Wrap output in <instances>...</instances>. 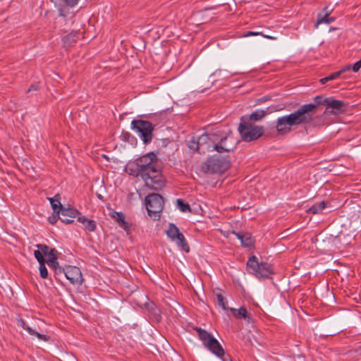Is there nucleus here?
<instances>
[{"instance_id":"e433bc0d","label":"nucleus","mask_w":361,"mask_h":361,"mask_svg":"<svg viewBox=\"0 0 361 361\" xmlns=\"http://www.w3.org/2000/svg\"><path fill=\"white\" fill-rule=\"evenodd\" d=\"M350 69H352V66L348 65V66H345L344 68H343L341 70H340L339 72H341V74H343V73L348 71Z\"/></svg>"},{"instance_id":"aec40b11","label":"nucleus","mask_w":361,"mask_h":361,"mask_svg":"<svg viewBox=\"0 0 361 361\" xmlns=\"http://www.w3.org/2000/svg\"><path fill=\"white\" fill-rule=\"evenodd\" d=\"M48 200L50 202L51 208L54 211V214H56L57 216H59L60 215L61 210L63 209V206L60 201V195L57 194L53 197H49Z\"/></svg>"},{"instance_id":"ddd939ff","label":"nucleus","mask_w":361,"mask_h":361,"mask_svg":"<svg viewBox=\"0 0 361 361\" xmlns=\"http://www.w3.org/2000/svg\"><path fill=\"white\" fill-rule=\"evenodd\" d=\"M346 109L347 104L345 102L330 98L324 114L336 116L344 113Z\"/></svg>"},{"instance_id":"7c9ffc66","label":"nucleus","mask_w":361,"mask_h":361,"mask_svg":"<svg viewBox=\"0 0 361 361\" xmlns=\"http://www.w3.org/2000/svg\"><path fill=\"white\" fill-rule=\"evenodd\" d=\"M361 68V59L357 61L352 66V70L353 72L357 73L360 68Z\"/></svg>"},{"instance_id":"39448f33","label":"nucleus","mask_w":361,"mask_h":361,"mask_svg":"<svg viewBox=\"0 0 361 361\" xmlns=\"http://www.w3.org/2000/svg\"><path fill=\"white\" fill-rule=\"evenodd\" d=\"M231 166L228 155L214 154L208 158L201 165V171L204 173H223Z\"/></svg>"},{"instance_id":"6e6552de","label":"nucleus","mask_w":361,"mask_h":361,"mask_svg":"<svg viewBox=\"0 0 361 361\" xmlns=\"http://www.w3.org/2000/svg\"><path fill=\"white\" fill-rule=\"evenodd\" d=\"M247 269L249 273L257 278H269L273 274V269L270 264L259 262L255 256L249 258L247 262Z\"/></svg>"},{"instance_id":"4468645a","label":"nucleus","mask_w":361,"mask_h":361,"mask_svg":"<svg viewBox=\"0 0 361 361\" xmlns=\"http://www.w3.org/2000/svg\"><path fill=\"white\" fill-rule=\"evenodd\" d=\"M80 214L81 213L76 209L71 207H63L60 212L61 216H59V219L66 224H73L74 222V219L76 217L78 218Z\"/></svg>"},{"instance_id":"5701e85b","label":"nucleus","mask_w":361,"mask_h":361,"mask_svg":"<svg viewBox=\"0 0 361 361\" xmlns=\"http://www.w3.org/2000/svg\"><path fill=\"white\" fill-rule=\"evenodd\" d=\"M326 207V203L324 201H322L319 203H316L307 209L308 213L313 214H319Z\"/></svg>"},{"instance_id":"cd10ccee","label":"nucleus","mask_w":361,"mask_h":361,"mask_svg":"<svg viewBox=\"0 0 361 361\" xmlns=\"http://www.w3.org/2000/svg\"><path fill=\"white\" fill-rule=\"evenodd\" d=\"M34 256L36 258V259L38 261L39 264L46 262V259L43 256L42 252L40 250H37L34 251Z\"/></svg>"},{"instance_id":"2f4dec72","label":"nucleus","mask_w":361,"mask_h":361,"mask_svg":"<svg viewBox=\"0 0 361 361\" xmlns=\"http://www.w3.org/2000/svg\"><path fill=\"white\" fill-rule=\"evenodd\" d=\"M262 35V32H252V31H248L246 33L244 34V37H251V36H257Z\"/></svg>"},{"instance_id":"c9c22d12","label":"nucleus","mask_w":361,"mask_h":361,"mask_svg":"<svg viewBox=\"0 0 361 361\" xmlns=\"http://www.w3.org/2000/svg\"><path fill=\"white\" fill-rule=\"evenodd\" d=\"M58 219H59V216H57L56 214H54L52 217H49V221L50 224H55L56 222Z\"/></svg>"},{"instance_id":"0eeeda50","label":"nucleus","mask_w":361,"mask_h":361,"mask_svg":"<svg viewBox=\"0 0 361 361\" xmlns=\"http://www.w3.org/2000/svg\"><path fill=\"white\" fill-rule=\"evenodd\" d=\"M238 131L243 141L251 142L259 138L264 132V128L262 126H256L252 123L241 121Z\"/></svg>"},{"instance_id":"7ed1b4c3","label":"nucleus","mask_w":361,"mask_h":361,"mask_svg":"<svg viewBox=\"0 0 361 361\" xmlns=\"http://www.w3.org/2000/svg\"><path fill=\"white\" fill-rule=\"evenodd\" d=\"M212 145H209L208 151L215 150L219 153L229 152L236 146L237 142L233 137L231 132L222 130L214 131V136L212 137Z\"/></svg>"},{"instance_id":"4c0bfd02","label":"nucleus","mask_w":361,"mask_h":361,"mask_svg":"<svg viewBox=\"0 0 361 361\" xmlns=\"http://www.w3.org/2000/svg\"><path fill=\"white\" fill-rule=\"evenodd\" d=\"M261 35L263 36L264 38L269 39H271V40L277 39L276 37H274V36H271V35H264L263 33Z\"/></svg>"},{"instance_id":"20e7f679","label":"nucleus","mask_w":361,"mask_h":361,"mask_svg":"<svg viewBox=\"0 0 361 361\" xmlns=\"http://www.w3.org/2000/svg\"><path fill=\"white\" fill-rule=\"evenodd\" d=\"M149 121L142 119H135L131 121V128L133 130L143 141L145 144H149L153 138V130L156 124L153 122L159 117L157 115H149L147 116Z\"/></svg>"},{"instance_id":"72a5a7b5","label":"nucleus","mask_w":361,"mask_h":361,"mask_svg":"<svg viewBox=\"0 0 361 361\" xmlns=\"http://www.w3.org/2000/svg\"><path fill=\"white\" fill-rule=\"evenodd\" d=\"M64 1L67 5H68L69 6H71V7L75 6L78 2V0H64Z\"/></svg>"},{"instance_id":"dca6fc26","label":"nucleus","mask_w":361,"mask_h":361,"mask_svg":"<svg viewBox=\"0 0 361 361\" xmlns=\"http://www.w3.org/2000/svg\"><path fill=\"white\" fill-rule=\"evenodd\" d=\"M268 110L257 109L250 115L244 116L241 118L240 121H247L252 123V121H261L264 117L268 114Z\"/></svg>"},{"instance_id":"ea45409f","label":"nucleus","mask_w":361,"mask_h":361,"mask_svg":"<svg viewBox=\"0 0 361 361\" xmlns=\"http://www.w3.org/2000/svg\"><path fill=\"white\" fill-rule=\"evenodd\" d=\"M59 16H63V17H65V16H66V15L63 13V10H62V9H59Z\"/></svg>"},{"instance_id":"b1692460","label":"nucleus","mask_w":361,"mask_h":361,"mask_svg":"<svg viewBox=\"0 0 361 361\" xmlns=\"http://www.w3.org/2000/svg\"><path fill=\"white\" fill-rule=\"evenodd\" d=\"M215 295L217 300V305L223 310H227L228 307L226 299L220 293H215Z\"/></svg>"},{"instance_id":"f257e3e1","label":"nucleus","mask_w":361,"mask_h":361,"mask_svg":"<svg viewBox=\"0 0 361 361\" xmlns=\"http://www.w3.org/2000/svg\"><path fill=\"white\" fill-rule=\"evenodd\" d=\"M329 99L317 95L314 97V104H302L290 114L278 118L276 121L278 134L286 135L291 131L293 126L312 123L316 118L315 113L318 106L319 105L327 106Z\"/></svg>"},{"instance_id":"f8f14e48","label":"nucleus","mask_w":361,"mask_h":361,"mask_svg":"<svg viewBox=\"0 0 361 361\" xmlns=\"http://www.w3.org/2000/svg\"><path fill=\"white\" fill-rule=\"evenodd\" d=\"M66 279L75 286H80L83 282L82 272L80 269L77 267L68 266L63 269Z\"/></svg>"},{"instance_id":"a211bd4d","label":"nucleus","mask_w":361,"mask_h":361,"mask_svg":"<svg viewBox=\"0 0 361 361\" xmlns=\"http://www.w3.org/2000/svg\"><path fill=\"white\" fill-rule=\"evenodd\" d=\"M233 233L240 240L243 246L249 247L253 245L254 240L250 233L243 232H233Z\"/></svg>"},{"instance_id":"f03ea898","label":"nucleus","mask_w":361,"mask_h":361,"mask_svg":"<svg viewBox=\"0 0 361 361\" xmlns=\"http://www.w3.org/2000/svg\"><path fill=\"white\" fill-rule=\"evenodd\" d=\"M157 165V155L154 152H149L128 163L126 171L130 176H140L147 187L158 190L164 185V180Z\"/></svg>"},{"instance_id":"f704fd0d","label":"nucleus","mask_w":361,"mask_h":361,"mask_svg":"<svg viewBox=\"0 0 361 361\" xmlns=\"http://www.w3.org/2000/svg\"><path fill=\"white\" fill-rule=\"evenodd\" d=\"M39 89V85L37 84H32L30 86L27 90V92H30L32 91H37Z\"/></svg>"},{"instance_id":"2eb2a0df","label":"nucleus","mask_w":361,"mask_h":361,"mask_svg":"<svg viewBox=\"0 0 361 361\" xmlns=\"http://www.w3.org/2000/svg\"><path fill=\"white\" fill-rule=\"evenodd\" d=\"M110 216L128 234L130 233L131 224L126 221V216L123 213L113 211L110 213Z\"/></svg>"},{"instance_id":"c756f323","label":"nucleus","mask_w":361,"mask_h":361,"mask_svg":"<svg viewBox=\"0 0 361 361\" xmlns=\"http://www.w3.org/2000/svg\"><path fill=\"white\" fill-rule=\"evenodd\" d=\"M36 247L41 250L43 254V256H47V255L50 252V248L48 245L44 244H37Z\"/></svg>"},{"instance_id":"9d476101","label":"nucleus","mask_w":361,"mask_h":361,"mask_svg":"<svg viewBox=\"0 0 361 361\" xmlns=\"http://www.w3.org/2000/svg\"><path fill=\"white\" fill-rule=\"evenodd\" d=\"M167 236L182 250L188 252L190 247L183 234L179 231L178 228L173 224H169L166 231Z\"/></svg>"},{"instance_id":"1a4fd4ad","label":"nucleus","mask_w":361,"mask_h":361,"mask_svg":"<svg viewBox=\"0 0 361 361\" xmlns=\"http://www.w3.org/2000/svg\"><path fill=\"white\" fill-rule=\"evenodd\" d=\"M145 204L148 214L156 219L160 216L164 202L163 197L160 195L152 193L145 197Z\"/></svg>"},{"instance_id":"58836bf2","label":"nucleus","mask_w":361,"mask_h":361,"mask_svg":"<svg viewBox=\"0 0 361 361\" xmlns=\"http://www.w3.org/2000/svg\"><path fill=\"white\" fill-rule=\"evenodd\" d=\"M328 81H330V80H329V77H328V76H327V77H325V78H322V79L320 80V82H321L322 85L325 84V83H326V82H327Z\"/></svg>"},{"instance_id":"f3484780","label":"nucleus","mask_w":361,"mask_h":361,"mask_svg":"<svg viewBox=\"0 0 361 361\" xmlns=\"http://www.w3.org/2000/svg\"><path fill=\"white\" fill-rule=\"evenodd\" d=\"M78 221L83 225L85 231L88 232L95 231L97 228V224L95 221L89 219L81 214L78 216Z\"/></svg>"},{"instance_id":"bb28decb","label":"nucleus","mask_w":361,"mask_h":361,"mask_svg":"<svg viewBox=\"0 0 361 361\" xmlns=\"http://www.w3.org/2000/svg\"><path fill=\"white\" fill-rule=\"evenodd\" d=\"M45 264H46V262L39 264V274L42 279H47L48 275H49Z\"/></svg>"},{"instance_id":"9b49d317","label":"nucleus","mask_w":361,"mask_h":361,"mask_svg":"<svg viewBox=\"0 0 361 361\" xmlns=\"http://www.w3.org/2000/svg\"><path fill=\"white\" fill-rule=\"evenodd\" d=\"M212 136H214V131L199 136L197 141H191L189 144V147L192 149L199 151L200 152H204V150H207L209 145H212Z\"/></svg>"},{"instance_id":"4be33fe9","label":"nucleus","mask_w":361,"mask_h":361,"mask_svg":"<svg viewBox=\"0 0 361 361\" xmlns=\"http://www.w3.org/2000/svg\"><path fill=\"white\" fill-rule=\"evenodd\" d=\"M335 20V18L329 16V12L326 11L323 16L321 13L318 15L317 22L315 23V27H317L319 24L325 23L330 24Z\"/></svg>"},{"instance_id":"6ab92c4d","label":"nucleus","mask_w":361,"mask_h":361,"mask_svg":"<svg viewBox=\"0 0 361 361\" xmlns=\"http://www.w3.org/2000/svg\"><path fill=\"white\" fill-rule=\"evenodd\" d=\"M18 325L23 328L29 334L32 336H36L39 340L47 341L49 338V337L47 335L41 334L35 331L30 326H29L23 319L18 321Z\"/></svg>"},{"instance_id":"412c9836","label":"nucleus","mask_w":361,"mask_h":361,"mask_svg":"<svg viewBox=\"0 0 361 361\" xmlns=\"http://www.w3.org/2000/svg\"><path fill=\"white\" fill-rule=\"evenodd\" d=\"M230 311L232 312L233 317L237 319H244L248 322L250 319V317L244 307H241L239 309L230 308Z\"/></svg>"},{"instance_id":"423d86ee","label":"nucleus","mask_w":361,"mask_h":361,"mask_svg":"<svg viewBox=\"0 0 361 361\" xmlns=\"http://www.w3.org/2000/svg\"><path fill=\"white\" fill-rule=\"evenodd\" d=\"M194 330L197 333L200 340L207 349L223 361H227L228 355L226 356L223 347L212 334L200 327H195Z\"/></svg>"},{"instance_id":"473e14b6","label":"nucleus","mask_w":361,"mask_h":361,"mask_svg":"<svg viewBox=\"0 0 361 361\" xmlns=\"http://www.w3.org/2000/svg\"><path fill=\"white\" fill-rule=\"evenodd\" d=\"M341 75V72L337 71V72H335V73L329 75L328 77H329V80H332L336 79Z\"/></svg>"},{"instance_id":"c85d7f7f","label":"nucleus","mask_w":361,"mask_h":361,"mask_svg":"<svg viewBox=\"0 0 361 361\" xmlns=\"http://www.w3.org/2000/svg\"><path fill=\"white\" fill-rule=\"evenodd\" d=\"M49 267L52 268L53 269H54L55 272L57 274V273H61L62 272V269L59 266V262H57V259H55L53 261V262H49V263H47Z\"/></svg>"},{"instance_id":"a878e982","label":"nucleus","mask_w":361,"mask_h":361,"mask_svg":"<svg viewBox=\"0 0 361 361\" xmlns=\"http://www.w3.org/2000/svg\"><path fill=\"white\" fill-rule=\"evenodd\" d=\"M47 257L46 263L53 262L54 260L57 259V250L55 248H51Z\"/></svg>"},{"instance_id":"393cba45","label":"nucleus","mask_w":361,"mask_h":361,"mask_svg":"<svg viewBox=\"0 0 361 361\" xmlns=\"http://www.w3.org/2000/svg\"><path fill=\"white\" fill-rule=\"evenodd\" d=\"M178 208L183 212H190V207L189 204L185 202L182 199H178L177 201Z\"/></svg>"}]
</instances>
